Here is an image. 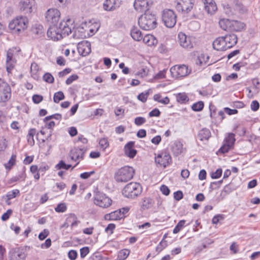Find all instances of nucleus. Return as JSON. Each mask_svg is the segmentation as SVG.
Wrapping results in <instances>:
<instances>
[{
	"instance_id": "obj_1",
	"label": "nucleus",
	"mask_w": 260,
	"mask_h": 260,
	"mask_svg": "<svg viewBox=\"0 0 260 260\" xmlns=\"http://www.w3.org/2000/svg\"><path fill=\"white\" fill-rule=\"evenodd\" d=\"M72 23V20L68 19L66 21H61L58 25H50L47 32L48 37L53 41H58L69 36L72 32L70 26Z\"/></svg>"
},
{
	"instance_id": "obj_2",
	"label": "nucleus",
	"mask_w": 260,
	"mask_h": 260,
	"mask_svg": "<svg viewBox=\"0 0 260 260\" xmlns=\"http://www.w3.org/2000/svg\"><path fill=\"white\" fill-rule=\"evenodd\" d=\"M138 23L140 27L146 30L155 28L157 25L155 15L149 12H145L139 18Z\"/></svg>"
},
{
	"instance_id": "obj_3",
	"label": "nucleus",
	"mask_w": 260,
	"mask_h": 260,
	"mask_svg": "<svg viewBox=\"0 0 260 260\" xmlns=\"http://www.w3.org/2000/svg\"><path fill=\"white\" fill-rule=\"evenodd\" d=\"M142 192V187L140 183L131 182L123 188L122 193L123 196L128 199H134Z\"/></svg>"
},
{
	"instance_id": "obj_4",
	"label": "nucleus",
	"mask_w": 260,
	"mask_h": 260,
	"mask_svg": "<svg viewBox=\"0 0 260 260\" xmlns=\"http://www.w3.org/2000/svg\"><path fill=\"white\" fill-rule=\"evenodd\" d=\"M135 171L129 166H124L118 170L115 173V179L118 182H126L133 178Z\"/></svg>"
},
{
	"instance_id": "obj_5",
	"label": "nucleus",
	"mask_w": 260,
	"mask_h": 260,
	"mask_svg": "<svg viewBox=\"0 0 260 260\" xmlns=\"http://www.w3.org/2000/svg\"><path fill=\"white\" fill-rule=\"evenodd\" d=\"M176 15L171 9L164 10L162 14V20L165 26L169 28H172L176 23Z\"/></svg>"
},
{
	"instance_id": "obj_6",
	"label": "nucleus",
	"mask_w": 260,
	"mask_h": 260,
	"mask_svg": "<svg viewBox=\"0 0 260 260\" xmlns=\"http://www.w3.org/2000/svg\"><path fill=\"white\" fill-rule=\"evenodd\" d=\"M194 38L188 36L182 32L178 34V41L180 45L184 48L191 49L195 45Z\"/></svg>"
},
{
	"instance_id": "obj_7",
	"label": "nucleus",
	"mask_w": 260,
	"mask_h": 260,
	"mask_svg": "<svg viewBox=\"0 0 260 260\" xmlns=\"http://www.w3.org/2000/svg\"><path fill=\"white\" fill-rule=\"evenodd\" d=\"M170 72L173 77L179 78L186 76L190 73L191 70H188V67L186 65L182 64L172 67Z\"/></svg>"
},
{
	"instance_id": "obj_8",
	"label": "nucleus",
	"mask_w": 260,
	"mask_h": 260,
	"mask_svg": "<svg viewBox=\"0 0 260 260\" xmlns=\"http://www.w3.org/2000/svg\"><path fill=\"white\" fill-rule=\"evenodd\" d=\"M16 55V48L13 47L9 49L7 53L6 57V70L8 73H11V71L13 70L16 64L15 56Z\"/></svg>"
},
{
	"instance_id": "obj_9",
	"label": "nucleus",
	"mask_w": 260,
	"mask_h": 260,
	"mask_svg": "<svg viewBox=\"0 0 260 260\" xmlns=\"http://www.w3.org/2000/svg\"><path fill=\"white\" fill-rule=\"evenodd\" d=\"M155 162L158 167L166 168L172 163V158L167 151H162L155 157Z\"/></svg>"
},
{
	"instance_id": "obj_10",
	"label": "nucleus",
	"mask_w": 260,
	"mask_h": 260,
	"mask_svg": "<svg viewBox=\"0 0 260 260\" xmlns=\"http://www.w3.org/2000/svg\"><path fill=\"white\" fill-rule=\"evenodd\" d=\"M11 95L10 86L0 78V102H6L8 101Z\"/></svg>"
},
{
	"instance_id": "obj_11",
	"label": "nucleus",
	"mask_w": 260,
	"mask_h": 260,
	"mask_svg": "<svg viewBox=\"0 0 260 260\" xmlns=\"http://www.w3.org/2000/svg\"><path fill=\"white\" fill-rule=\"evenodd\" d=\"M60 13L57 9H49L46 13V19L50 25H58Z\"/></svg>"
},
{
	"instance_id": "obj_12",
	"label": "nucleus",
	"mask_w": 260,
	"mask_h": 260,
	"mask_svg": "<svg viewBox=\"0 0 260 260\" xmlns=\"http://www.w3.org/2000/svg\"><path fill=\"white\" fill-rule=\"evenodd\" d=\"M94 203L101 207L107 208L111 205L112 200L106 194L99 192L95 195Z\"/></svg>"
},
{
	"instance_id": "obj_13",
	"label": "nucleus",
	"mask_w": 260,
	"mask_h": 260,
	"mask_svg": "<svg viewBox=\"0 0 260 260\" xmlns=\"http://www.w3.org/2000/svg\"><path fill=\"white\" fill-rule=\"evenodd\" d=\"M86 151L87 148L85 147H75L71 150L70 155L71 159L74 161L83 159Z\"/></svg>"
},
{
	"instance_id": "obj_14",
	"label": "nucleus",
	"mask_w": 260,
	"mask_h": 260,
	"mask_svg": "<svg viewBox=\"0 0 260 260\" xmlns=\"http://www.w3.org/2000/svg\"><path fill=\"white\" fill-rule=\"evenodd\" d=\"M152 2L149 0H135L134 7L136 11L139 12H146L148 10L150 5Z\"/></svg>"
},
{
	"instance_id": "obj_15",
	"label": "nucleus",
	"mask_w": 260,
	"mask_h": 260,
	"mask_svg": "<svg viewBox=\"0 0 260 260\" xmlns=\"http://www.w3.org/2000/svg\"><path fill=\"white\" fill-rule=\"evenodd\" d=\"M35 5V0H20L19 3L20 11L25 13H30Z\"/></svg>"
},
{
	"instance_id": "obj_16",
	"label": "nucleus",
	"mask_w": 260,
	"mask_h": 260,
	"mask_svg": "<svg viewBox=\"0 0 260 260\" xmlns=\"http://www.w3.org/2000/svg\"><path fill=\"white\" fill-rule=\"evenodd\" d=\"M77 48L78 53L83 56L87 55L91 51L90 43L87 41L79 42Z\"/></svg>"
},
{
	"instance_id": "obj_17",
	"label": "nucleus",
	"mask_w": 260,
	"mask_h": 260,
	"mask_svg": "<svg viewBox=\"0 0 260 260\" xmlns=\"http://www.w3.org/2000/svg\"><path fill=\"white\" fill-rule=\"evenodd\" d=\"M134 145L135 142L129 141L125 144L124 147L125 155L130 158H133L137 153V150L134 148Z\"/></svg>"
},
{
	"instance_id": "obj_18",
	"label": "nucleus",
	"mask_w": 260,
	"mask_h": 260,
	"mask_svg": "<svg viewBox=\"0 0 260 260\" xmlns=\"http://www.w3.org/2000/svg\"><path fill=\"white\" fill-rule=\"evenodd\" d=\"M227 49H230L236 45L238 42L237 35L234 34H229L223 36Z\"/></svg>"
},
{
	"instance_id": "obj_19",
	"label": "nucleus",
	"mask_w": 260,
	"mask_h": 260,
	"mask_svg": "<svg viewBox=\"0 0 260 260\" xmlns=\"http://www.w3.org/2000/svg\"><path fill=\"white\" fill-rule=\"evenodd\" d=\"M223 36L217 38L212 43L214 49L217 51H225L227 50Z\"/></svg>"
},
{
	"instance_id": "obj_20",
	"label": "nucleus",
	"mask_w": 260,
	"mask_h": 260,
	"mask_svg": "<svg viewBox=\"0 0 260 260\" xmlns=\"http://www.w3.org/2000/svg\"><path fill=\"white\" fill-rule=\"evenodd\" d=\"M204 5L205 10L208 14H213L217 10V7L214 0H202Z\"/></svg>"
},
{
	"instance_id": "obj_21",
	"label": "nucleus",
	"mask_w": 260,
	"mask_h": 260,
	"mask_svg": "<svg viewBox=\"0 0 260 260\" xmlns=\"http://www.w3.org/2000/svg\"><path fill=\"white\" fill-rule=\"evenodd\" d=\"M120 5V2L118 0H105L103 4L105 10L110 11L115 10Z\"/></svg>"
},
{
	"instance_id": "obj_22",
	"label": "nucleus",
	"mask_w": 260,
	"mask_h": 260,
	"mask_svg": "<svg viewBox=\"0 0 260 260\" xmlns=\"http://www.w3.org/2000/svg\"><path fill=\"white\" fill-rule=\"evenodd\" d=\"M28 25V20L25 16L17 17V32L24 31Z\"/></svg>"
},
{
	"instance_id": "obj_23",
	"label": "nucleus",
	"mask_w": 260,
	"mask_h": 260,
	"mask_svg": "<svg viewBox=\"0 0 260 260\" xmlns=\"http://www.w3.org/2000/svg\"><path fill=\"white\" fill-rule=\"evenodd\" d=\"M88 34L86 33V30L83 26H79L74 30L73 37L74 39H84L86 38Z\"/></svg>"
},
{
	"instance_id": "obj_24",
	"label": "nucleus",
	"mask_w": 260,
	"mask_h": 260,
	"mask_svg": "<svg viewBox=\"0 0 260 260\" xmlns=\"http://www.w3.org/2000/svg\"><path fill=\"white\" fill-rule=\"evenodd\" d=\"M193 4H184L179 3L177 4L176 8L178 12L187 14L191 11L193 8Z\"/></svg>"
},
{
	"instance_id": "obj_25",
	"label": "nucleus",
	"mask_w": 260,
	"mask_h": 260,
	"mask_svg": "<svg viewBox=\"0 0 260 260\" xmlns=\"http://www.w3.org/2000/svg\"><path fill=\"white\" fill-rule=\"evenodd\" d=\"M154 204V200L150 197H144L142 199L141 209L143 210L151 208Z\"/></svg>"
},
{
	"instance_id": "obj_26",
	"label": "nucleus",
	"mask_w": 260,
	"mask_h": 260,
	"mask_svg": "<svg viewBox=\"0 0 260 260\" xmlns=\"http://www.w3.org/2000/svg\"><path fill=\"white\" fill-rule=\"evenodd\" d=\"M211 135V132L209 129L203 128L199 132L198 138L201 141L208 140Z\"/></svg>"
},
{
	"instance_id": "obj_27",
	"label": "nucleus",
	"mask_w": 260,
	"mask_h": 260,
	"mask_svg": "<svg viewBox=\"0 0 260 260\" xmlns=\"http://www.w3.org/2000/svg\"><path fill=\"white\" fill-rule=\"evenodd\" d=\"M120 211L116 210L109 214H107L105 216V219L108 220H117L122 219Z\"/></svg>"
},
{
	"instance_id": "obj_28",
	"label": "nucleus",
	"mask_w": 260,
	"mask_h": 260,
	"mask_svg": "<svg viewBox=\"0 0 260 260\" xmlns=\"http://www.w3.org/2000/svg\"><path fill=\"white\" fill-rule=\"evenodd\" d=\"M172 151L175 156L180 155L183 151V144L180 142L174 143L172 146Z\"/></svg>"
},
{
	"instance_id": "obj_29",
	"label": "nucleus",
	"mask_w": 260,
	"mask_h": 260,
	"mask_svg": "<svg viewBox=\"0 0 260 260\" xmlns=\"http://www.w3.org/2000/svg\"><path fill=\"white\" fill-rule=\"evenodd\" d=\"M244 27L243 23L237 20H232L230 31H240L243 29Z\"/></svg>"
},
{
	"instance_id": "obj_30",
	"label": "nucleus",
	"mask_w": 260,
	"mask_h": 260,
	"mask_svg": "<svg viewBox=\"0 0 260 260\" xmlns=\"http://www.w3.org/2000/svg\"><path fill=\"white\" fill-rule=\"evenodd\" d=\"M36 132H36V129L35 128H31L28 131V135L27 136V138L28 143L30 146H33L35 144V140H34V137L35 135H36L37 139L38 140H39V135L40 134H39V133H38L37 134Z\"/></svg>"
},
{
	"instance_id": "obj_31",
	"label": "nucleus",
	"mask_w": 260,
	"mask_h": 260,
	"mask_svg": "<svg viewBox=\"0 0 260 260\" xmlns=\"http://www.w3.org/2000/svg\"><path fill=\"white\" fill-rule=\"evenodd\" d=\"M131 36L132 38L136 41H140L143 38L141 31L136 26H133L132 28L131 31Z\"/></svg>"
},
{
	"instance_id": "obj_32",
	"label": "nucleus",
	"mask_w": 260,
	"mask_h": 260,
	"mask_svg": "<svg viewBox=\"0 0 260 260\" xmlns=\"http://www.w3.org/2000/svg\"><path fill=\"white\" fill-rule=\"evenodd\" d=\"M232 20L222 18L219 21V25L224 30H230Z\"/></svg>"
},
{
	"instance_id": "obj_33",
	"label": "nucleus",
	"mask_w": 260,
	"mask_h": 260,
	"mask_svg": "<svg viewBox=\"0 0 260 260\" xmlns=\"http://www.w3.org/2000/svg\"><path fill=\"white\" fill-rule=\"evenodd\" d=\"M143 39V42L148 46H151L156 43V41L152 35H146Z\"/></svg>"
},
{
	"instance_id": "obj_34",
	"label": "nucleus",
	"mask_w": 260,
	"mask_h": 260,
	"mask_svg": "<svg viewBox=\"0 0 260 260\" xmlns=\"http://www.w3.org/2000/svg\"><path fill=\"white\" fill-rule=\"evenodd\" d=\"M176 100L178 103L183 104L187 102L189 99L185 93H179L176 95Z\"/></svg>"
},
{
	"instance_id": "obj_35",
	"label": "nucleus",
	"mask_w": 260,
	"mask_h": 260,
	"mask_svg": "<svg viewBox=\"0 0 260 260\" xmlns=\"http://www.w3.org/2000/svg\"><path fill=\"white\" fill-rule=\"evenodd\" d=\"M235 141L236 139L235 138V134L233 133L229 134L228 136L225 139V143L229 145L231 147H233Z\"/></svg>"
},
{
	"instance_id": "obj_36",
	"label": "nucleus",
	"mask_w": 260,
	"mask_h": 260,
	"mask_svg": "<svg viewBox=\"0 0 260 260\" xmlns=\"http://www.w3.org/2000/svg\"><path fill=\"white\" fill-rule=\"evenodd\" d=\"M16 156L15 155H12L8 162L5 164V167L7 170H10L12 166L15 165L16 161Z\"/></svg>"
},
{
	"instance_id": "obj_37",
	"label": "nucleus",
	"mask_w": 260,
	"mask_h": 260,
	"mask_svg": "<svg viewBox=\"0 0 260 260\" xmlns=\"http://www.w3.org/2000/svg\"><path fill=\"white\" fill-rule=\"evenodd\" d=\"M186 222V220H181L179 221V222L177 223V224L176 225L175 228L173 230V233L174 234H177L178 233L184 226V224Z\"/></svg>"
},
{
	"instance_id": "obj_38",
	"label": "nucleus",
	"mask_w": 260,
	"mask_h": 260,
	"mask_svg": "<svg viewBox=\"0 0 260 260\" xmlns=\"http://www.w3.org/2000/svg\"><path fill=\"white\" fill-rule=\"evenodd\" d=\"M64 99V95L62 91H58L54 93L53 101L55 103H58L61 100Z\"/></svg>"
},
{
	"instance_id": "obj_39",
	"label": "nucleus",
	"mask_w": 260,
	"mask_h": 260,
	"mask_svg": "<svg viewBox=\"0 0 260 260\" xmlns=\"http://www.w3.org/2000/svg\"><path fill=\"white\" fill-rule=\"evenodd\" d=\"M72 166L71 165H67L65 163V162L61 160H60L58 164H57L55 166V168L57 170H60V169H65L66 170H69Z\"/></svg>"
},
{
	"instance_id": "obj_40",
	"label": "nucleus",
	"mask_w": 260,
	"mask_h": 260,
	"mask_svg": "<svg viewBox=\"0 0 260 260\" xmlns=\"http://www.w3.org/2000/svg\"><path fill=\"white\" fill-rule=\"evenodd\" d=\"M27 255L26 249H17V260H25Z\"/></svg>"
},
{
	"instance_id": "obj_41",
	"label": "nucleus",
	"mask_w": 260,
	"mask_h": 260,
	"mask_svg": "<svg viewBox=\"0 0 260 260\" xmlns=\"http://www.w3.org/2000/svg\"><path fill=\"white\" fill-rule=\"evenodd\" d=\"M204 106V103L202 101H199L193 104L192 109L194 111H201Z\"/></svg>"
},
{
	"instance_id": "obj_42",
	"label": "nucleus",
	"mask_w": 260,
	"mask_h": 260,
	"mask_svg": "<svg viewBox=\"0 0 260 260\" xmlns=\"http://www.w3.org/2000/svg\"><path fill=\"white\" fill-rule=\"evenodd\" d=\"M10 250L9 251V258L10 260H16V250L14 247L10 245Z\"/></svg>"
},
{
	"instance_id": "obj_43",
	"label": "nucleus",
	"mask_w": 260,
	"mask_h": 260,
	"mask_svg": "<svg viewBox=\"0 0 260 260\" xmlns=\"http://www.w3.org/2000/svg\"><path fill=\"white\" fill-rule=\"evenodd\" d=\"M55 210L58 213L64 212L67 210V206L64 203L58 204L55 208Z\"/></svg>"
},
{
	"instance_id": "obj_44",
	"label": "nucleus",
	"mask_w": 260,
	"mask_h": 260,
	"mask_svg": "<svg viewBox=\"0 0 260 260\" xmlns=\"http://www.w3.org/2000/svg\"><path fill=\"white\" fill-rule=\"evenodd\" d=\"M43 80L49 83H52L54 82V79L53 76L49 73H45L43 77Z\"/></svg>"
},
{
	"instance_id": "obj_45",
	"label": "nucleus",
	"mask_w": 260,
	"mask_h": 260,
	"mask_svg": "<svg viewBox=\"0 0 260 260\" xmlns=\"http://www.w3.org/2000/svg\"><path fill=\"white\" fill-rule=\"evenodd\" d=\"M101 149L105 150L109 146V142L106 138H102L99 141Z\"/></svg>"
},
{
	"instance_id": "obj_46",
	"label": "nucleus",
	"mask_w": 260,
	"mask_h": 260,
	"mask_svg": "<svg viewBox=\"0 0 260 260\" xmlns=\"http://www.w3.org/2000/svg\"><path fill=\"white\" fill-rule=\"evenodd\" d=\"M129 253V251L127 249L121 250L118 254L119 260H124L128 256Z\"/></svg>"
},
{
	"instance_id": "obj_47",
	"label": "nucleus",
	"mask_w": 260,
	"mask_h": 260,
	"mask_svg": "<svg viewBox=\"0 0 260 260\" xmlns=\"http://www.w3.org/2000/svg\"><path fill=\"white\" fill-rule=\"evenodd\" d=\"M61 118H62L61 115L59 113H56V114H53L52 115H50V116L46 117L44 119V121L46 122V121H48L51 120V119H55L56 120H60L61 119Z\"/></svg>"
},
{
	"instance_id": "obj_48",
	"label": "nucleus",
	"mask_w": 260,
	"mask_h": 260,
	"mask_svg": "<svg viewBox=\"0 0 260 260\" xmlns=\"http://www.w3.org/2000/svg\"><path fill=\"white\" fill-rule=\"evenodd\" d=\"M89 252V248L88 247L86 246L81 248L80 249V257L82 258H84Z\"/></svg>"
},
{
	"instance_id": "obj_49",
	"label": "nucleus",
	"mask_w": 260,
	"mask_h": 260,
	"mask_svg": "<svg viewBox=\"0 0 260 260\" xmlns=\"http://www.w3.org/2000/svg\"><path fill=\"white\" fill-rule=\"evenodd\" d=\"M32 100L35 104H38L43 100V96L40 94H34L32 97Z\"/></svg>"
},
{
	"instance_id": "obj_50",
	"label": "nucleus",
	"mask_w": 260,
	"mask_h": 260,
	"mask_svg": "<svg viewBox=\"0 0 260 260\" xmlns=\"http://www.w3.org/2000/svg\"><path fill=\"white\" fill-rule=\"evenodd\" d=\"M146 119L143 117H137L135 119L134 123L137 126H140L146 122Z\"/></svg>"
},
{
	"instance_id": "obj_51",
	"label": "nucleus",
	"mask_w": 260,
	"mask_h": 260,
	"mask_svg": "<svg viewBox=\"0 0 260 260\" xmlns=\"http://www.w3.org/2000/svg\"><path fill=\"white\" fill-rule=\"evenodd\" d=\"M148 94V91L145 93L142 92L138 95L137 98L139 101L145 103L147 101Z\"/></svg>"
},
{
	"instance_id": "obj_52",
	"label": "nucleus",
	"mask_w": 260,
	"mask_h": 260,
	"mask_svg": "<svg viewBox=\"0 0 260 260\" xmlns=\"http://www.w3.org/2000/svg\"><path fill=\"white\" fill-rule=\"evenodd\" d=\"M232 148V147L225 143V144L220 148L219 152L221 153H225L228 152Z\"/></svg>"
},
{
	"instance_id": "obj_53",
	"label": "nucleus",
	"mask_w": 260,
	"mask_h": 260,
	"mask_svg": "<svg viewBox=\"0 0 260 260\" xmlns=\"http://www.w3.org/2000/svg\"><path fill=\"white\" fill-rule=\"evenodd\" d=\"M16 27V18L13 19L9 23V29L14 32L16 31L15 28Z\"/></svg>"
},
{
	"instance_id": "obj_54",
	"label": "nucleus",
	"mask_w": 260,
	"mask_h": 260,
	"mask_svg": "<svg viewBox=\"0 0 260 260\" xmlns=\"http://www.w3.org/2000/svg\"><path fill=\"white\" fill-rule=\"evenodd\" d=\"M222 171L221 169H218L216 170L215 172H213L211 177L212 179H217L219 178L222 175Z\"/></svg>"
},
{
	"instance_id": "obj_55",
	"label": "nucleus",
	"mask_w": 260,
	"mask_h": 260,
	"mask_svg": "<svg viewBox=\"0 0 260 260\" xmlns=\"http://www.w3.org/2000/svg\"><path fill=\"white\" fill-rule=\"evenodd\" d=\"M49 234V232L47 229H44L39 235L38 238L40 240H44Z\"/></svg>"
},
{
	"instance_id": "obj_56",
	"label": "nucleus",
	"mask_w": 260,
	"mask_h": 260,
	"mask_svg": "<svg viewBox=\"0 0 260 260\" xmlns=\"http://www.w3.org/2000/svg\"><path fill=\"white\" fill-rule=\"evenodd\" d=\"M77 256L78 253L75 250H71L68 252V257L71 260H75Z\"/></svg>"
},
{
	"instance_id": "obj_57",
	"label": "nucleus",
	"mask_w": 260,
	"mask_h": 260,
	"mask_svg": "<svg viewBox=\"0 0 260 260\" xmlns=\"http://www.w3.org/2000/svg\"><path fill=\"white\" fill-rule=\"evenodd\" d=\"M13 211L11 209H8L6 212L4 213L2 216V217H1V219L3 221H6L7 220L10 215L12 214Z\"/></svg>"
},
{
	"instance_id": "obj_58",
	"label": "nucleus",
	"mask_w": 260,
	"mask_h": 260,
	"mask_svg": "<svg viewBox=\"0 0 260 260\" xmlns=\"http://www.w3.org/2000/svg\"><path fill=\"white\" fill-rule=\"evenodd\" d=\"M149 116L152 117H159L160 115V112L157 108H155L149 113Z\"/></svg>"
},
{
	"instance_id": "obj_59",
	"label": "nucleus",
	"mask_w": 260,
	"mask_h": 260,
	"mask_svg": "<svg viewBox=\"0 0 260 260\" xmlns=\"http://www.w3.org/2000/svg\"><path fill=\"white\" fill-rule=\"evenodd\" d=\"M250 108L253 111H257L259 108V103L256 100L253 101L251 103Z\"/></svg>"
},
{
	"instance_id": "obj_60",
	"label": "nucleus",
	"mask_w": 260,
	"mask_h": 260,
	"mask_svg": "<svg viewBox=\"0 0 260 260\" xmlns=\"http://www.w3.org/2000/svg\"><path fill=\"white\" fill-rule=\"evenodd\" d=\"M160 190L165 196H168L170 193V189L165 185H161L160 187Z\"/></svg>"
},
{
	"instance_id": "obj_61",
	"label": "nucleus",
	"mask_w": 260,
	"mask_h": 260,
	"mask_svg": "<svg viewBox=\"0 0 260 260\" xmlns=\"http://www.w3.org/2000/svg\"><path fill=\"white\" fill-rule=\"evenodd\" d=\"M224 111L229 115L237 114L238 111L236 109H231L228 107L223 109Z\"/></svg>"
},
{
	"instance_id": "obj_62",
	"label": "nucleus",
	"mask_w": 260,
	"mask_h": 260,
	"mask_svg": "<svg viewBox=\"0 0 260 260\" xmlns=\"http://www.w3.org/2000/svg\"><path fill=\"white\" fill-rule=\"evenodd\" d=\"M183 197V193L180 190L177 191L174 193V198L176 201H180Z\"/></svg>"
},
{
	"instance_id": "obj_63",
	"label": "nucleus",
	"mask_w": 260,
	"mask_h": 260,
	"mask_svg": "<svg viewBox=\"0 0 260 260\" xmlns=\"http://www.w3.org/2000/svg\"><path fill=\"white\" fill-rule=\"evenodd\" d=\"M7 144L6 140L3 138L0 139V153L2 152H3L5 150Z\"/></svg>"
},
{
	"instance_id": "obj_64",
	"label": "nucleus",
	"mask_w": 260,
	"mask_h": 260,
	"mask_svg": "<svg viewBox=\"0 0 260 260\" xmlns=\"http://www.w3.org/2000/svg\"><path fill=\"white\" fill-rule=\"evenodd\" d=\"M78 78V76L76 75H73L70 76L66 81V83L67 85L71 84L74 81L77 80Z\"/></svg>"
}]
</instances>
